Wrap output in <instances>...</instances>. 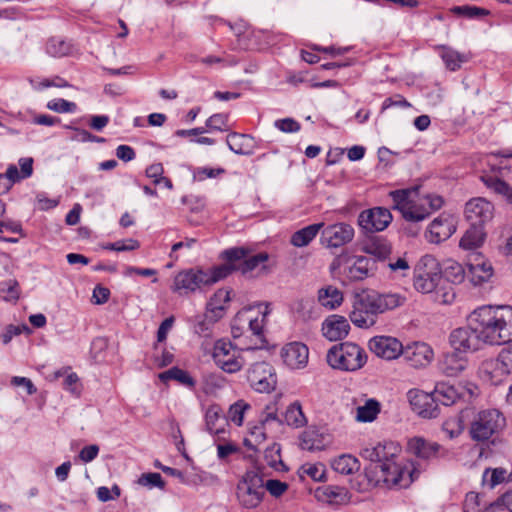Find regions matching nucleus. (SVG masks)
I'll return each instance as SVG.
<instances>
[{"instance_id":"obj_1","label":"nucleus","mask_w":512,"mask_h":512,"mask_svg":"<svg viewBox=\"0 0 512 512\" xmlns=\"http://www.w3.org/2000/svg\"><path fill=\"white\" fill-rule=\"evenodd\" d=\"M482 342L502 345L512 340V306L485 305L475 309L468 317Z\"/></svg>"},{"instance_id":"obj_20","label":"nucleus","mask_w":512,"mask_h":512,"mask_svg":"<svg viewBox=\"0 0 512 512\" xmlns=\"http://www.w3.org/2000/svg\"><path fill=\"white\" fill-rule=\"evenodd\" d=\"M468 274L474 285L487 282L493 275V267L480 253H472L466 263Z\"/></svg>"},{"instance_id":"obj_26","label":"nucleus","mask_w":512,"mask_h":512,"mask_svg":"<svg viewBox=\"0 0 512 512\" xmlns=\"http://www.w3.org/2000/svg\"><path fill=\"white\" fill-rule=\"evenodd\" d=\"M481 373L494 385H498L512 373V371L501 361V358L487 359L481 364Z\"/></svg>"},{"instance_id":"obj_61","label":"nucleus","mask_w":512,"mask_h":512,"mask_svg":"<svg viewBox=\"0 0 512 512\" xmlns=\"http://www.w3.org/2000/svg\"><path fill=\"white\" fill-rule=\"evenodd\" d=\"M411 104L400 94L386 98L382 103L381 111H385L391 107L408 108Z\"/></svg>"},{"instance_id":"obj_40","label":"nucleus","mask_w":512,"mask_h":512,"mask_svg":"<svg viewBox=\"0 0 512 512\" xmlns=\"http://www.w3.org/2000/svg\"><path fill=\"white\" fill-rule=\"evenodd\" d=\"M161 381L166 382L168 380H175L180 384L194 388L196 385L195 379L185 370L179 367H172L159 375Z\"/></svg>"},{"instance_id":"obj_6","label":"nucleus","mask_w":512,"mask_h":512,"mask_svg":"<svg viewBox=\"0 0 512 512\" xmlns=\"http://www.w3.org/2000/svg\"><path fill=\"white\" fill-rule=\"evenodd\" d=\"M251 250L246 247H233L224 250L220 257L225 261L221 266L228 268L229 275L234 271H240L243 275L254 271L261 266V269L267 271L265 263L269 260L267 252H260L250 255Z\"/></svg>"},{"instance_id":"obj_35","label":"nucleus","mask_w":512,"mask_h":512,"mask_svg":"<svg viewBox=\"0 0 512 512\" xmlns=\"http://www.w3.org/2000/svg\"><path fill=\"white\" fill-rule=\"evenodd\" d=\"M481 179L487 188L503 196L508 203L512 204V187L508 183L494 175H485Z\"/></svg>"},{"instance_id":"obj_29","label":"nucleus","mask_w":512,"mask_h":512,"mask_svg":"<svg viewBox=\"0 0 512 512\" xmlns=\"http://www.w3.org/2000/svg\"><path fill=\"white\" fill-rule=\"evenodd\" d=\"M467 367V359L464 354L456 351L444 355L440 363L441 371L448 377H456Z\"/></svg>"},{"instance_id":"obj_62","label":"nucleus","mask_w":512,"mask_h":512,"mask_svg":"<svg viewBox=\"0 0 512 512\" xmlns=\"http://www.w3.org/2000/svg\"><path fill=\"white\" fill-rule=\"evenodd\" d=\"M231 334H232V337L234 340L239 341L237 344L239 346V349L242 351H247L246 349L241 348V343H243V341L249 342L251 340V336H250L249 332L244 328H240L239 325H236V323H234V321H232L231 322Z\"/></svg>"},{"instance_id":"obj_51","label":"nucleus","mask_w":512,"mask_h":512,"mask_svg":"<svg viewBox=\"0 0 512 512\" xmlns=\"http://www.w3.org/2000/svg\"><path fill=\"white\" fill-rule=\"evenodd\" d=\"M249 408V404L245 403L243 400H239L230 406L227 417L236 425L241 426L243 423L244 412Z\"/></svg>"},{"instance_id":"obj_39","label":"nucleus","mask_w":512,"mask_h":512,"mask_svg":"<svg viewBox=\"0 0 512 512\" xmlns=\"http://www.w3.org/2000/svg\"><path fill=\"white\" fill-rule=\"evenodd\" d=\"M318 300L322 306L328 309H335L342 303L343 294L338 288L328 286L319 290Z\"/></svg>"},{"instance_id":"obj_44","label":"nucleus","mask_w":512,"mask_h":512,"mask_svg":"<svg viewBox=\"0 0 512 512\" xmlns=\"http://www.w3.org/2000/svg\"><path fill=\"white\" fill-rule=\"evenodd\" d=\"M380 412V404L375 399H369L363 406L357 408L356 419L360 422H372Z\"/></svg>"},{"instance_id":"obj_32","label":"nucleus","mask_w":512,"mask_h":512,"mask_svg":"<svg viewBox=\"0 0 512 512\" xmlns=\"http://www.w3.org/2000/svg\"><path fill=\"white\" fill-rule=\"evenodd\" d=\"M231 151L238 155H251L253 153V138L247 134L230 133L226 139Z\"/></svg>"},{"instance_id":"obj_14","label":"nucleus","mask_w":512,"mask_h":512,"mask_svg":"<svg viewBox=\"0 0 512 512\" xmlns=\"http://www.w3.org/2000/svg\"><path fill=\"white\" fill-rule=\"evenodd\" d=\"M412 410L422 418H436L440 414V408L434 392H424L419 389H411L407 393Z\"/></svg>"},{"instance_id":"obj_27","label":"nucleus","mask_w":512,"mask_h":512,"mask_svg":"<svg viewBox=\"0 0 512 512\" xmlns=\"http://www.w3.org/2000/svg\"><path fill=\"white\" fill-rule=\"evenodd\" d=\"M402 355L412 367H423L429 364L433 358V351L426 343H415L411 347L402 349Z\"/></svg>"},{"instance_id":"obj_60","label":"nucleus","mask_w":512,"mask_h":512,"mask_svg":"<svg viewBox=\"0 0 512 512\" xmlns=\"http://www.w3.org/2000/svg\"><path fill=\"white\" fill-rule=\"evenodd\" d=\"M275 127L285 133L298 132L301 128L300 124L292 118H284L275 121Z\"/></svg>"},{"instance_id":"obj_19","label":"nucleus","mask_w":512,"mask_h":512,"mask_svg":"<svg viewBox=\"0 0 512 512\" xmlns=\"http://www.w3.org/2000/svg\"><path fill=\"white\" fill-rule=\"evenodd\" d=\"M369 348L377 357L393 360L402 354V343L394 337L376 336L369 341Z\"/></svg>"},{"instance_id":"obj_28","label":"nucleus","mask_w":512,"mask_h":512,"mask_svg":"<svg viewBox=\"0 0 512 512\" xmlns=\"http://www.w3.org/2000/svg\"><path fill=\"white\" fill-rule=\"evenodd\" d=\"M375 260L366 256H356L345 271L348 279L352 281L363 280L374 273Z\"/></svg>"},{"instance_id":"obj_22","label":"nucleus","mask_w":512,"mask_h":512,"mask_svg":"<svg viewBox=\"0 0 512 512\" xmlns=\"http://www.w3.org/2000/svg\"><path fill=\"white\" fill-rule=\"evenodd\" d=\"M362 250L373 256L374 260L385 261L392 252L391 243L384 237L375 234H365Z\"/></svg>"},{"instance_id":"obj_18","label":"nucleus","mask_w":512,"mask_h":512,"mask_svg":"<svg viewBox=\"0 0 512 512\" xmlns=\"http://www.w3.org/2000/svg\"><path fill=\"white\" fill-rule=\"evenodd\" d=\"M401 448L399 445L392 441L378 443L373 447H366L362 449L360 455L365 460L370 461L369 464H382L384 462L395 461L398 457Z\"/></svg>"},{"instance_id":"obj_10","label":"nucleus","mask_w":512,"mask_h":512,"mask_svg":"<svg viewBox=\"0 0 512 512\" xmlns=\"http://www.w3.org/2000/svg\"><path fill=\"white\" fill-rule=\"evenodd\" d=\"M265 495L264 480L257 470L247 471L237 484V498L240 504L253 509L260 505Z\"/></svg>"},{"instance_id":"obj_43","label":"nucleus","mask_w":512,"mask_h":512,"mask_svg":"<svg viewBox=\"0 0 512 512\" xmlns=\"http://www.w3.org/2000/svg\"><path fill=\"white\" fill-rule=\"evenodd\" d=\"M403 218L411 223H417L430 215V210L425 205H418L414 202L401 211Z\"/></svg>"},{"instance_id":"obj_31","label":"nucleus","mask_w":512,"mask_h":512,"mask_svg":"<svg viewBox=\"0 0 512 512\" xmlns=\"http://www.w3.org/2000/svg\"><path fill=\"white\" fill-rule=\"evenodd\" d=\"M485 238L486 232L483 226L470 224L460 239L459 246L464 250L474 251L483 245Z\"/></svg>"},{"instance_id":"obj_8","label":"nucleus","mask_w":512,"mask_h":512,"mask_svg":"<svg viewBox=\"0 0 512 512\" xmlns=\"http://www.w3.org/2000/svg\"><path fill=\"white\" fill-rule=\"evenodd\" d=\"M506 426L504 415L497 409L480 411L470 424L469 433L477 442H484L497 436Z\"/></svg>"},{"instance_id":"obj_58","label":"nucleus","mask_w":512,"mask_h":512,"mask_svg":"<svg viewBox=\"0 0 512 512\" xmlns=\"http://www.w3.org/2000/svg\"><path fill=\"white\" fill-rule=\"evenodd\" d=\"M139 483L141 485H149L151 487H158L163 489L165 487V482L162 479V476L159 473H144L139 478Z\"/></svg>"},{"instance_id":"obj_57","label":"nucleus","mask_w":512,"mask_h":512,"mask_svg":"<svg viewBox=\"0 0 512 512\" xmlns=\"http://www.w3.org/2000/svg\"><path fill=\"white\" fill-rule=\"evenodd\" d=\"M224 173L225 169L223 168L199 167L194 171L193 177L195 180L203 181L206 178H216Z\"/></svg>"},{"instance_id":"obj_2","label":"nucleus","mask_w":512,"mask_h":512,"mask_svg":"<svg viewBox=\"0 0 512 512\" xmlns=\"http://www.w3.org/2000/svg\"><path fill=\"white\" fill-rule=\"evenodd\" d=\"M405 301L406 297L397 293L364 290L354 295L353 309L349 317L355 326L369 328L376 324L380 314L402 306Z\"/></svg>"},{"instance_id":"obj_45","label":"nucleus","mask_w":512,"mask_h":512,"mask_svg":"<svg viewBox=\"0 0 512 512\" xmlns=\"http://www.w3.org/2000/svg\"><path fill=\"white\" fill-rule=\"evenodd\" d=\"M300 446L304 450H321L324 446L321 435L314 429L304 431L300 438Z\"/></svg>"},{"instance_id":"obj_37","label":"nucleus","mask_w":512,"mask_h":512,"mask_svg":"<svg viewBox=\"0 0 512 512\" xmlns=\"http://www.w3.org/2000/svg\"><path fill=\"white\" fill-rule=\"evenodd\" d=\"M230 291L227 289H218L207 303V312L215 315V318L223 316L224 304L230 301Z\"/></svg>"},{"instance_id":"obj_3","label":"nucleus","mask_w":512,"mask_h":512,"mask_svg":"<svg viewBox=\"0 0 512 512\" xmlns=\"http://www.w3.org/2000/svg\"><path fill=\"white\" fill-rule=\"evenodd\" d=\"M413 463L402 465L396 460L365 467V477L373 487L407 488L419 475Z\"/></svg>"},{"instance_id":"obj_5","label":"nucleus","mask_w":512,"mask_h":512,"mask_svg":"<svg viewBox=\"0 0 512 512\" xmlns=\"http://www.w3.org/2000/svg\"><path fill=\"white\" fill-rule=\"evenodd\" d=\"M258 313L262 314L261 318L256 314L254 308L250 306L240 310L232 320L240 328L246 329L251 336L249 342L243 341L241 343L242 349L257 350L264 348L267 344L263 328L265 319L270 313L269 304H265V311H258Z\"/></svg>"},{"instance_id":"obj_49","label":"nucleus","mask_w":512,"mask_h":512,"mask_svg":"<svg viewBox=\"0 0 512 512\" xmlns=\"http://www.w3.org/2000/svg\"><path fill=\"white\" fill-rule=\"evenodd\" d=\"M299 474L300 477H304L306 475L316 482H322L325 480L326 469L321 463H306L300 467Z\"/></svg>"},{"instance_id":"obj_11","label":"nucleus","mask_w":512,"mask_h":512,"mask_svg":"<svg viewBox=\"0 0 512 512\" xmlns=\"http://www.w3.org/2000/svg\"><path fill=\"white\" fill-rule=\"evenodd\" d=\"M239 347L229 340L220 339L215 342L213 359L218 367L227 373H236L244 366V359L240 355Z\"/></svg>"},{"instance_id":"obj_4","label":"nucleus","mask_w":512,"mask_h":512,"mask_svg":"<svg viewBox=\"0 0 512 512\" xmlns=\"http://www.w3.org/2000/svg\"><path fill=\"white\" fill-rule=\"evenodd\" d=\"M228 276V268L221 265L206 270L202 268L182 270L174 277L172 291L187 295L211 286Z\"/></svg>"},{"instance_id":"obj_54","label":"nucleus","mask_w":512,"mask_h":512,"mask_svg":"<svg viewBox=\"0 0 512 512\" xmlns=\"http://www.w3.org/2000/svg\"><path fill=\"white\" fill-rule=\"evenodd\" d=\"M66 129L74 130L77 132V134L72 137V140L79 141V142H95V143H104L106 142V139L103 137H99L96 135H93L89 131L85 129H80L77 127H74L73 125H65Z\"/></svg>"},{"instance_id":"obj_17","label":"nucleus","mask_w":512,"mask_h":512,"mask_svg":"<svg viewBox=\"0 0 512 512\" xmlns=\"http://www.w3.org/2000/svg\"><path fill=\"white\" fill-rule=\"evenodd\" d=\"M465 217L472 225H484L491 221L494 214V206L484 198L478 197L469 200L465 204Z\"/></svg>"},{"instance_id":"obj_64","label":"nucleus","mask_w":512,"mask_h":512,"mask_svg":"<svg viewBox=\"0 0 512 512\" xmlns=\"http://www.w3.org/2000/svg\"><path fill=\"white\" fill-rule=\"evenodd\" d=\"M388 267L392 272H402V276H405V272L410 270L409 263L405 257H398L396 260H390Z\"/></svg>"},{"instance_id":"obj_36","label":"nucleus","mask_w":512,"mask_h":512,"mask_svg":"<svg viewBox=\"0 0 512 512\" xmlns=\"http://www.w3.org/2000/svg\"><path fill=\"white\" fill-rule=\"evenodd\" d=\"M331 466L337 473L349 475L360 469V462L356 457L350 454H343L335 458L332 461Z\"/></svg>"},{"instance_id":"obj_50","label":"nucleus","mask_w":512,"mask_h":512,"mask_svg":"<svg viewBox=\"0 0 512 512\" xmlns=\"http://www.w3.org/2000/svg\"><path fill=\"white\" fill-rule=\"evenodd\" d=\"M451 12L466 18H481L490 13L487 9L471 5L454 6L451 8Z\"/></svg>"},{"instance_id":"obj_9","label":"nucleus","mask_w":512,"mask_h":512,"mask_svg":"<svg viewBox=\"0 0 512 512\" xmlns=\"http://www.w3.org/2000/svg\"><path fill=\"white\" fill-rule=\"evenodd\" d=\"M414 288L421 293L436 292L444 289L441 270L431 256H425L414 270Z\"/></svg>"},{"instance_id":"obj_52","label":"nucleus","mask_w":512,"mask_h":512,"mask_svg":"<svg viewBox=\"0 0 512 512\" xmlns=\"http://www.w3.org/2000/svg\"><path fill=\"white\" fill-rule=\"evenodd\" d=\"M219 318H215V315L210 313H206L204 318L199 320L195 326L194 331L196 334L202 337H208L211 334L212 326L213 324L218 320Z\"/></svg>"},{"instance_id":"obj_13","label":"nucleus","mask_w":512,"mask_h":512,"mask_svg":"<svg viewBox=\"0 0 512 512\" xmlns=\"http://www.w3.org/2000/svg\"><path fill=\"white\" fill-rule=\"evenodd\" d=\"M392 219V214L387 208L373 207L363 210L357 222L364 234H375L385 230Z\"/></svg>"},{"instance_id":"obj_7","label":"nucleus","mask_w":512,"mask_h":512,"mask_svg":"<svg viewBox=\"0 0 512 512\" xmlns=\"http://www.w3.org/2000/svg\"><path fill=\"white\" fill-rule=\"evenodd\" d=\"M327 362L333 369L356 371L364 366L367 355L363 348L352 342L332 346L327 352Z\"/></svg>"},{"instance_id":"obj_56","label":"nucleus","mask_w":512,"mask_h":512,"mask_svg":"<svg viewBox=\"0 0 512 512\" xmlns=\"http://www.w3.org/2000/svg\"><path fill=\"white\" fill-rule=\"evenodd\" d=\"M227 121L228 116L223 113H217L212 116H210L206 120V129L208 130H217V131H224L227 127Z\"/></svg>"},{"instance_id":"obj_23","label":"nucleus","mask_w":512,"mask_h":512,"mask_svg":"<svg viewBox=\"0 0 512 512\" xmlns=\"http://www.w3.org/2000/svg\"><path fill=\"white\" fill-rule=\"evenodd\" d=\"M350 331L348 320L341 315H330L322 324L323 335L330 341L345 338Z\"/></svg>"},{"instance_id":"obj_46","label":"nucleus","mask_w":512,"mask_h":512,"mask_svg":"<svg viewBox=\"0 0 512 512\" xmlns=\"http://www.w3.org/2000/svg\"><path fill=\"white\" fill-rule=\"evenodd\" d=\"M220 419H224L222 416V409L218 405L210 406L205 414V421L207 430L211 434H220L224 432V429L217 425Z\"/></svg>"},{"instance_id":"obj_24","label":"nucleus","mask_w":512,"mask_h":512,"mask_svg":"<svg viewBox=\"0 0 512 512\" xmlns=\"http://www.w3.org/2000/svg\"><path fill=\"white\" fill-rule=\"evenodd\" d=\"M455 231L456 226L452 217L442 214L429 225V241L440 243L448 239Z\"/></svg>"},{"instance_id":"obj_63","label":"nucleus","mask_w":512,"mask_h":512,"mask_svg":"<svg viewBox=\"0 0 512 512\" xmlns=\"http://www.w3.org/2000/svg\"><path fill=\"white\" fill-rule=\"evenodd\" d=\"M99 453V446L96 444L85 446L79 452L81 461L88 463L93 461Z\"/></svg>"},{"instance_id":"obj_21","label":"nucleus","mask_w":512,"mask_h":512,"mask_svg":"<svg viewBox=\"0 0 512 512\" xmlns=\"http://www.w3.org/2000/svg\"><path fill=\"white\" fill-rule=\"evenodd\" d=\"M281 357L289 368L301 369L308 363L309 350L301 342H291L282 348Z\"/></svg>"},{"instance_id":"obj_16","label":"nucleus","mask_w":512,"mask_h":512,"mask_svg":"<svg viewBox=\"0 0 512 512\" xmlns=\"http://www.w3.org/2000/svg\"><path fill=\"white\" fill-rule=\"evenodd\" d=\"M354 228L347 223H336L323 227L321 243L329 248H338L351 242L354 238Z\"/></svg>"},{"instance_id":"obj_59","label":"nucleus","mask_w":512,"mask_h":512,"mask_svg":"<svg viewBox=\"0 0 512 512\" xmlns=\"http://www.w3.org/2000/svg\"><path fill=\"white\" fill-rule=\"evenodd\" d=\"M264 489L272 496L280 497L288 489V484L277 479H270L264 484Z\"/></svg>"},{"instance_id":"obj_34","label":"nucleus","mask_w":512,"mask_h":512,"mask_svg":"<svg viewBox=\"0 0 512 512\" xmlns=\"http://www.w3.org/2000/svg\"><path fill=\"white\" fill-rule=\"evenodd\" d=\"M324 227V223H314L297 230L291 236L290 243L295 247L307 246Z\"/></svg>"},{"instance_id":"obj_47","label":"nucleus","mask_w":512,"mask_h":512,"mask_svg":"<svg viewBox=\"0 0 512 512\" xmlns=\"http://www.w3.org/2000/svg\"><path fill=\"white\" fill-rule=\"evenodd\" d=\"M418 192V187L409 188V189H398L390 192V197L394 202V208L398 209L400 212L411 204L413 199L411 198L412 194H416Z\"/></svg>"},{"instance_id":"obj_53","label":"nucleus","mask_w":512,"mask_h":512,"mask_svg":"<svg viewBox=\"0 0 512 512\" xmlns=\"http://www.w3.org/2000/svg\"><path fill=\"white\" fill-rule=\"evenodd\" d=\"M47 108L57 113H72L77 109V105L74 102L58 98L50 100L47 103Z\"/></svg>"},{"instance_id":"obj_12","label":"nucleus","mask_w":512,"mask_h":512,"mask_svg":"<svg viewBox=\"0 0 512 512\" xmlns=\"http://www.w3.org/2000/svg\"><path fill=\"white\" fill-rule=\"evenodd\" d=\"M247 380L257 392L270 393L277 384L274 368L267 362H256L248 369Z\"/></svg>"},{"instance_id":"obj_55","label":"nucleus","mask_w":512,"mask_h":512,"mask_svg":"<svg viewBox=\"0 0 512 512\" xmlns=\"http://www.w3.org/2000/svg\"><path fill=\"white\" fill-rule=\"evenodd\" d=\"M0 290L6 294V300L17 301L20 296L19 284L14 279H9L0 284Z\"/></svg>"},{"instance_id":"obj_48","label":"nucleus","mask_w":512,"mask_h":512,"mask_svg":"<svg viewBox=\"0 0 512 512\" xmlns=\"http://www.w3.org/2000/svg\"><path fill=\"white\" fill-rule=\"evenodd\" d=\"M441 57L446 67L451 71L458 70L461 67V64L466 61L463 54H460L448 47H442Z\"/></svg>"},{"instance_id":"obj_15","label":"nucleus","mask_w":512,"mask_h":512,"mask_svg":"<svg viewBox=\"0 0 512 512\" xmlns=\"http://www.w3.org/2000/svg\"><path fill=\"white\" fill-rule=\"evenodd\" d=\"M449 342L454 351L461 354L477 351L483 343L478 332L470 324L453 330Z\"/></svg>"},{"instance_id":"obj_33","label":"nucleus","mask_w":512,"mask_h":512,"mask_svg":"<svg viewBox=\"0 0 512 512\" xmlns=\"http://www.w3.org/2000/svg\"><path fill=\"white\" fill-rule=\"evenodd\" d=\"M433 392L438 405L442 404L444 406H450L455 404L461 398V393L458 389L454 385L446 382L436 383Z\"/></svg>"},{"instance_id":"obj_30","label":"nucleus","mask_w":512,"mask_h":512,"mask_svg":"<svg viewBox=\"0 0 512 512\" xmlns=\"http://www.w3.org/2000/svg\"><path fill=\"white\" fill-rule=\"evenodd\" d=\"M347 490L344 487L327 485L315 490L317 500L332 505H341L347 502Z\"/></svg>"},{"instance_id":"obj_25","label":"nucleus","mask_w":512,"mask_h":512,"mask_svg":"<svg viewBox=\"0 0 512 512\" xmlns=\"http://www.w3.org/2000/svg\"><path fill=\"white\" fill-rule=\"evenodd\" d=\"M441 446L436 442L414 437L407 443V450L419 460L429 461L437 457Z\"/></svg>"},{"instance_id":"obj_38","label":"nucleus","mask_w":512,"mask_h":512,"mask_svg":"<svg viewBox=\"0 0 512 512\" xmlns=\"http://www.w3.org/2000/svg\"><path fill=\"white\" fill-rule=\"evenodd\" d=\"M442 283L450 282L454 284L461 283L466 275V271L458 262L448 260L444 264L443 271H441Z\"/></svg>"},{"instance_id":"obj_41","label":"nucleus","mask_w":512,"mask_h":512,"mask_svg":"<svg viewBox=\"0 0 512 512\" xmlns=\"http://www.w3.org/2000/svg\"><path fill=\"white\" fill-rule=\"evenodd\" d=\"M283 417V423L295 428L303 427L307 422L302 411V407L298 401H295L287 407Z\"/></svg>"},{"instance_id":"obj_42","label":"nucleus","mask_w":512,"mask_h":512,"mask_svg":"<svg viewBox=\"0 0 512 512\" xmlns=\"http://www.w3.org/2000/svg\"><path fill=\"white\" fill-rule=\"evenodd\" d=\"M71 51V43L60 37H51L46 44V52L52 57H64Z\"/></svg>"}]
</instances>
